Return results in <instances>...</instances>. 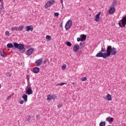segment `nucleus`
Segmentation results:
<instances>
[{
	"label": "nucleus",
	"mask_w": 126,
	"mask_h": 126,
	"mask_svg": "<svg viewBox=\"0 0 126 126\" xmlns=\"http://www.w3.org/2000/svg\"><path fill=\"white\" fill-rule=\"evenodd\" d=\"M62 107V103H60L58 105V108H61Z\"/></svg>",
	"instance_id": "36"
},
{
	"label": "nucleus",
	"mask_w": 126,
	"mask_h": 126,
	"mask_svg": "<svg viewBox=\"0 0 126 126\" xmlns=\"http://www.w3.org/2000/svg\"><path fill=\"white\" fill-rule=\"evenodd\" d=\"M80 48H81V49H82V46H80Z\"/></svg>",
	"instance_id": "52"
},
{
	"label": "nucleus",
	"mask_w": 126,
	"mask_h": 126,
	"mask_svg": "<svg viewBox=\"0 0 126 126\" xmlns=\"http://www.w3.org/2000/svg\"><path fill=\"white\" fill-rule=\"evenodd\" d=\"M0 54L1 57H6L7 55L3 51V50H1Z\"/></svg>",
	"instance_id": "21"
},
{
	"label": "nucleus",
	"mask_w": 126,
	"mask_h": 126,
	"mask_svg": "<svg viewBox=\"0 0 126 126\" xmlns=\"http://www.w3.org/2000/svg\"><path fill=\"white\" fill-rule=\"evenodd\" d=\"M80 45H82V43L80 42Z\"/></svg>",
	"instance_id": "49"
},
{
	"label": "nucleus",
	"mask_w": 126,
	"mask_h": 126,
	"mask_svg": "<svg viewBox=\"0 0 126 126\" xmlns=\"http://www.w3.org/2000/svg\"><path fill=\"white\" fill-rule=\"evenodd\" d=\"M119 25L120 27L122 28V27H125L126 25V16L123 17L122 20L119 22Z\"/></svg>",
	"instance_id": "4"
},
{
	"label": "nucleus",
	"mask_w": 126,
	"mask_h": 126,
	"mask_svg": "<svg viewBox=\"0 0 126 126\" xmlns=\"http://www.w3.org/2000/svg\"><path fill=\"white\" fill-rule=\"evenodd\" d=\"M95 57L96 58H103V59H107V58H108V54L106 53H103L102 52H100L99 53H98Z\"/></svg>",
	"instance_id": "3"
},
{
	"label": "nucleus",
	"mask_w": 126,
	"mask_h": 126,
	"mask_svg": "<svg viewBox=\"0 0 126 126\" xmlns=\"http://www.w3.org/2000/svg\"><path fill=\"white\" fill-rule=\"evenodd\" d=\"M110 122H114V118H110Z\"/></svg>",
	"instance_id": "37"
},
{
	"label": "nucleus",
	"mask_w": 126,
	"mask_h": 126,
	"mask_svg": "<svg viewBox=\"0 0 126 126\" xmlns=\"http://www.w3.org/2000/svg\"><path fill=\"white\" fill-rule=\"evenodd\" d=\"M101 52H103V53H105V51H104V50H103V47L101 48Z\"/></svg>",
	"instance_id": "43"
},
{
	"label": "nucleus",
	"mask_w": 126,
	"mask_h": 126,
	"mask_svg": "<svg viewBox=\"0 0 126 126\" xmlns=\"http://www.w3.org/2000/svg\"><path fill=\"white\" fill-rule=\"evenodd\" d=\"M7 76H9V77H10V76H11V73H10L9 72L7 73Z\"/></svg>",
	"instance_id": "34"
},
{
	"label": "nucleus",
	"mask_w": 126,
	"mask_h": 126,
	"mask_svg": "<svg viewBox=\"0 0 126 126\" xmlns=\"http://www.w3.org/2000/svg\"><path fill=\"white\" fill-rule=\"evenodd\" d=\"M46 62H48V59H45V60H44V61L43 62L44 64H45L46 63Z\"/></svg>",
	"instance_id": "35"
},
{
	"label": "nucleus",
	"mask_w": 126,
	"mask_h": 126,
	"mask_svg": "<svg viewBox=\"0 0 126 126\" xmlns=\"http://www.w3.org/2000/svg\"><path fill=\"white\" fill-rule=\"evenodd\" d=\"M22 98L23 99H24V101L25 102H27V100H28V95H27V94H24L22 96Z\"/></svg>",
	"instance_id": "17"
},
{
	"label": "nucleus",
	"mask_w": 126,
	"mask_h": 126,
	"mask_svg": "<svg viewBox=\"0 0 126 126\" xmlns=\"http://www.w3.org/2000/svg\"><path fill=\"white\" fill-rule=\"evenodd\" d=\"M23 28H24L23 26H21L19 27H17V31H22Z\"/></svg>",
	"instance_id": "22"
},
{
	"label": "nucleus",
	"mask_w": 126,
	"mask_h": 126,
	"mask_svg": "<svg viewBox=\"0 0 126 126\" xmlns=\"http://www.w3.org/2000/svg\"><path fill=\"white\" fill-rule=\"evenodd\" d=\"M56 98H57V97L51 95L50 94H48L47 95V99L49 101H51V100H55L56 99Z\"/></svg>",
	"instance_id": "12"
},
{
	"label": "nucleus",
	"mask_w": 126,
	"mask_h": 126,
	"mask_svg": "<svg viewBox=\"0 0 126 126\" xmlns=\"http://www.w3.org/2000/svg\"><path fill=\"white\" fill-rule=\"evenodd\" d=\"M36 119L37 120H39V119H40V115H36Z\"/></svg>",
	"instance_id": "39"
},
{
	"label": "nucleus",
	"mask_w": 126,
	"mask_h": 126,
	"mask_svg": "<svg viewBox=\"0 0 126 126\" xmlns=\"http://www.w3.org/2000/svg\"><path fill=\"white\" fill-rule=\"evenodd\" d=\"M58 85H60V84H57L56 85L57 86H58Z\"/></svg>",
	"instance_id": "50"
},
{
	"label": "nucleus",
	"mask_w": 126,
	"mask_h": 126,
	"mask_svg": "<svg viewBox=\"0 0 126 126\" xmlns=\"http://www.w3.org/2000/svg\"><path fill=\"white\" fill-rule=\"evenodd\" d=\"M46 39L47 40V41H50V40L52 39V37L50 35H46Z\"/></svg>",
	"instance_id": "26"
},
{
	"label": "nucleus",
	"mask_w": 126,
	"mask_h": 126,
	"mask_svg": "<svg viewBox=\"0 0 126 126\" xmlns=\"http://www.w3.org/2000/svg\"><path fill=\"white\" fill-rule=\"evenodd\" d=\"M33 71L34 73H38V72H39V71H40V68H39L38 67H35L33 68Z\"/></svg>",
	"instance_id": "16"
},
{
	"label": "nucleus",
	"mask_w": 126,
	"mask_h": 126,
	"mask_svg": "<svg viewBox=\"0 0 126 126\" xmlns=\"http://www.w3.org/2000/svg\"><path fill=\"white\" fill-rule=\"evenodd\" d=\"M33 26H29L26 27V30L27 31H31L32 32V31H33Z\"/></svg>",
	"instance_id": "13"
},
{
	"label": "nucleus",
	"mask_w": 126,
	"mask_h": 126,
	"mask_svg": "<svg viewBox=\"0 0 126 126\" xmlns=\"http://www.w3.org/2000/svg\"><path fill=\"white\" fill-rule=\"evenodd\" d=\"M14 48L19 50L20 53H25V48H24V45L22 44H18V43L15 42L13 44Z\"/></svg>",
	"instance_id": "2"
},
{
	"label": "nucleus",
	"mask_w": 126,
	"mask_h": 126,
	"mask_svg": "<svg viewBox=\"0 0 126 126\" xmlns=\"http://www.w3.org/2000/svg\"><path fill=\"white\" fill-rule=\"evenodd\" d=\"M79 46L78 45H75L73 48V50L74 52H77L79 50Z\"/></svg>",
	"instance_id": "14"
},
{
	"label": "nucleus",
	"mask_w": 126,
	"mask_h": 126,
	"mask_svg": "<svg viewBox=\"0 0 126 126\" xmlns=\"http://www.w3.org/2000/svg\"><path fill=\"white\" fill-rule=\"evenodd\" d=\"M106 53L108 57L111 55V56H116L117 55V49L115 47L112 48V46L111 45L108 46L106 48Z\"/></svg>",
	"instance_id": "1"
},
{
	"label": "nucleus",
	"mask_w": 126,
	"mask_h": 126,
	"mask_svg": "<svg viewBox=\"0 0 126 126\" xmlns=\"http://www.w3.org/2000/svg\"><path fill=\"white\" fill-rule=\"evenodd\" d=\"M80 37H81L82 41H85V40H86V35L85 34H81Z\"/></svg>",
	"instance_id": "19"
},
{
	"label": "nucleus",
	"mask_w": 126,
	"mask_h": 126,
	"mask_svg": "<svg viewBox=\"0 0 126 126\" xmlns=\"http://www.w3.org/2000/svg\"><path fill=\"white\" fill-rule=\"evenodd\" d=\"M13 47H14V45L13 46L12 43H8L7 44V48L11 49V48H13Z\"/></svg>",
	"instance_id": "20"
},
{
	"label": "nucleus",
	"mask_w": 126,
	"mask_h": 126,
	"mask_svg": "<svg viewBox=\"0 0 126 126\" xmlns=\"http://www.w3.org/2000/svg\"><path fill=\"white\" fill-rule=\"evenodd\" d=\"M77 40L78 42H80V41H81V42H82V39H81V37H80V38L78 37L77 38Z\"/></svg>",
	"instance_id": "32"
},
{
	"label": "nucleus",
	"mask_w": 126,
	"mask_h": 126,
	"mask_svg": "<svg viewBox=\"0 0 126 126\" xmlns=\"http://www.w3.org/2000/svg\"><path fill=\"white\" fill-rule=\"evenodd\" d=\"M12 31H17V27H14L11 28Z\"/></svg>",
	"instance_id": "28"
},
{
	"label": "nucleus",
	"mask_w": 126,
	"mask_h": 126,
	"mask_svg": "<svg viewBox=\"0 0 126 126\" xmlns=\"http://www.w3.org/2000/svg\"><path fill=\"white\" fill-rule=\"evenodd\" d=\"M19 103H20V104H21V105H22V104H24V100H20Z\"/></svg>",
	"instance_id": "33"
},
{
	"label": "nucleus",
	"mask_w": 126,
	"mask_h": 126,
	"mask_svg": "<svg viewBox=\"0 0 126 126\" xmlns=\"http://www.w3.org/2000/svg\"><path fill=\"white\" fill-rule=\"evenodd\" d=\"M104 99H106L107 101H112V96L110 94H108L106 98H104Z\"/></svg>",
	"instance_id": "15"
},
{
	"label": "nucleus",
	"mask_w": 126,
	"mask_h": 126,
	"mask_svg": "<svg viewBox=\"0 0 126 126\" xmlns=\"http://www.w3.org/2000/svg\"><path fill=\"white\" fill-rule=\"evenodd\" d=\"M54 3H55L54 0H50L45 4L44 7L46 9L49 8V7H50V6L52 5V4H54Z\"/></svg>",
	"instance_id": "6"
},
{
	"label": "nucleus",
	"mask_w": 126,
	"mask_h": 126,
	"mask_svg": "<svg viewBox=\"0 0 126 126\" xmlns=\"http://www.w3.org/2000/svg\"><path fill=\"white\" fill-rule=\"evenodd\" d=\"M115 11H116V9L115 8V7H112L109 9L108 11V13H109V14H113V13H115Z\"/></svg>",
	"instance_id": "11"
},
{
	"label": "nucleus",
	"mask_w": 126,
	"mask_h": 126,
	"mask_svg": "<svg viewBox=\"0 0 126 126\" xmlns=\"http://www.w3.org/2000/svg\"><path fill=\"white\" fill-rule=\"evenodd\" d=\"M86 79H87V78H86V77H84L81 80V81H85Z\"/></svg>",
	"instance_id": "31"
},
{
	"label": "nucleus",
	"mask_w": 126,
	"mask_h": 126,
	"mask_svg": "<svg viewBox=\"0 0 126 126\" xmlns=\"http://www.w3.org/2000/svg\"><path fill=\"white\" fill-rule=\"evenodd\" d=\"M65 44L68 46V47H70L71 46V43L69 41H67L65 42Z\"/></svg>",
	"instance_id": "25"
},
{
	"label": "nucleus",
	"mask_w": 126,
	"mask_h": 126,
	"mask_svg": "<svg viewBox=\"0 0 126 126\" xmlns=\"http://www.w3.org/2000/svg\"><path fill=\"white\" fill-rule=\"evenodd\" d=\"M71 25H72V22L71 21V20H69L66 22L65 25V30H69L70 27H71Z\"/></svg>",
	"instance_id": "7"
},
{
	"label": "nucleus",
	"mask_w": 126,
	"mask_h": 126,
	"mask_svg": "<svg viewBox=\"0 0 126 126\" xmlns=\"http://www.w3.org/2000/svg\"><path fill=\"white\" fill-rule=\"evenodd\" d=\"M106 121H107V122H110V117H107L106 119Z\"/></svg>",
	"instance_id": "40"
},
{
	"label": "nucleus",
	"mask_w": 126,
	"mask_h": 126,
	"mask_svg": "<svg viewBox=\"0 0 126 126\" xmlns=\"http://www.w3.org/2000/svg\"><path fill=\"white\" fill-rule=\"evenodd\" d=\"M60 26H61V27H63V22L61 24Z\"/></svg>",
	"instance_id": "46"
},
{
	"label": "nucleus",
	"mask_w": 126,
	"mask_h": 126,
	"mask_svg": "<svg viewBox=\"0 0 126 126\" xmlns=\"http://www.w3.org/2000/svg\"><path fill=\"white\" fill-rule=\"evenodd\" d=\"M31 120V116H28L26 118V122H29Z\"/></svg>",
	"instance_id": "23"
},
{
	"label": "nucleus",
	"mask_w": 126,
	"mask_h": 126,
	"mask_svg": "<svg viewBox=\"0 0 126 126\" xmlns=\"http://www.w3.org/2000/svg\"><path fill=\"white\" fill-rule=\"evenodd\" d=\"M106 126V122H101L99 123V126Z\"/></svg>",
	"instance_id": "24"
},
{
	"label": "nucleus",
	"mask_w": 126,
	"mask_h": 126,
	"mask_svg": "<svg viewBox=\"0 0 126 126\" xmlns=\"http://www.w3.org/2000/svg\"><path fill=\"white\" fill-rule=\"evenodd\" d=\"M2 8H3V5L0 4V14L1 13V11H2Z\"/></svg>",
	"instance_id": "27"
},
{
	"label": "nucleus",
	"mask_w": 126,
	"mask_h": 126,
	"mask_svg": "<svg viewBox=\"0 0 126 126\" xmlns=\"http://www.w3.org/2000/svg\"><path fill=\"white\" fill-rule=\"evenodd\" d=\"M61 2L62 5H63V0H61Z\"/></svg>",
	"instance_id": "45"
},
{
	"label": "nucleus",
	"mask_w": 126,
	"mask_h": 126,
	"mask_svg": "<svg viewBox=\"0 0 126 126\" xmlns=\"http://www.w3.org/2000/svg\"><path fill=\"white\" fill-rule=\"evenodd\" d=\"M27 79L28 81V80H29V76H28V75L27 76Z\"/></svg>",
	"instance_id": "44"
},
{
	"label": "nucleus",
	"mask_w": 126,
	"mask_h": 126,
	"mask_svg": "<svg viewBox=\"0 0 126 126\" xmlns=\"http://www.w3.org/2000/svg\"><path fill=\"white\" fill-rule=\"evenodd\" d=\"M0 1L1 2V1H2V0H0Z\"/></svg>",
	"instance_id": "51"
},
{
	"label": "nucleus",
	"mask_w": 126,
	"mask_h": 126,
	"mask_svg": "<svg viewBox=\"0 0 126 126\" xmlns=\"http://www.w3.org/2000/svg\"><path fill=\"white\" fill-rule=\"evenodd\" d=\"M66 68V65L65 64H63V65H62V69L63 70L64 69H65V68Z\"/></svg>",
	"instance_id": "29"
},
{
	"label": "nucleus",
	"mask_w": 126,
	"mask_h": 126,
	"mask_svg": "<svg viewBox=\"0 0 126 126\" xmlns=\"http://www.w3.org/2000/svg\"><path fill=\"white\" fill-rule=\"evenodd\" d=\"M7 51L8 52L9 51H10V49H7Z\"/></svg>",
	"instance_id": "47"
},
{
	"label": "nucleus",
	"mask_w": 126,
	"mask_h": 126,
	"mask_svg": "<svg viewBox=\"0 0 126 126\" xmlns=\"http://www.w3.org/2000/svg\"><path fill=\"white\" fill-rule=\"evenodd\" d=\"M33 51H34V48H31L27 50V55L28 57L31 56L33 54Z\"/></svg>",
	"instance_id": "8"
},
{
	"label": "nucleus",
	"mask_w": 126,
	"mask_h": 126,
	"mask_svg": "<svg viewBox=\"0 0 126 126\" xmlns=\"http://www.w3.org/2000/svg\"><path fill=\"white\" fill-rule=\"evenodd\" d=\"M117 4V0H114L111 4V7H115Z\"/></svg>",
	"instance_id": "18"
},
{
	"label": "nucleus",
	"mask_w": 126,
	"mask_h": 126,
	"mask_svg": "<svg viewBox=\"0 0 126 126\" xmlns=\"http://www.w3.org/2000/svg\"><path fill=\"white\" fill-rule=\"evenodd\" d=\"M5 35L6 36H9V32H8V31H6V32H5Z\"/></svg>",
	"instance_id": "30"
},
{
	"label": "nucleus",
	"mask_w": 126,
	"mask_h": 126,
	"mask_svg": "<svg viewBox=\"0 0 126 126\" xmlns=\"http://www.w3.org/2000/svg\"><path fill=\"white\" fill-rule=\"evenodd\" d=\"M26 94H28V95H31V94H33V91L32 90L31 86L29 85L27 87V91L26 92Z\"/></svg>",
	"instance_id": "5"
},
{
	"label": "nucleus",
	"mask_w": 126,
	"mask_h": 126,
	"mask_svg": "<svg viewBox=\"0 0 126 126\" xmlns=\"http://www.w3.org/2000/svg\"><path fill=\"white\" fill-rule=\"evenodd\" d=\"M100 15H101V12H99L95 15V18H94V20L96 21V22H99V20H100Z\"/></svg>",
	"instance_id": "9"
},
{
	"label": "nucleus",
	"mask_w": 126,
	"mask_h": 126,
	"mask_svg": "<svg viewBox=\"0 0 126 126\" xmlns=\"http://www.w3.org/2000/svg\"><path fill=\"white\" fill-rule=\"evenodd\" d=\"M64 84H65V83H61L60 84V86H63V85H64Z\"/></svg>",
	"instance_id": "38"
},
{
	"label": "nucleus",
	"mask_w": 126,
	"mask_h": 126,
	"mask_svg": "<svg viewBox=\"0 0 126 126\" xmlns=\"http://www.w3.org/2000/svg\"><path fill=\"white\" fill-rule=\"evenodd\" d=\"M10 99H11V95L8 96L7 100H10Z\"/></svg>",
	"instance_id": "41"
},
{
	"label": "nucleus",
	"mask_w": 126,
	"mask_h": 126,
	"mask_svg": "<svg viewBox=\"0 0 126 126\" xmlns=\"http://www.w3.org/2000/svg\"><path fill=\"white\" fill-rule=\"evenodd\" d=\"M54 15L56 17L58 16L59 15V13H55Z\"/></svg>",
	"instance_id": "42"
},
{
	"label": "nucleus",
	"mask_w": 126,
	"mask_h": 126,
	"mask_svg": "<svg viewBox=\"0 0 126 126\" xmlns=\"http://www.w3.org/2000/svg\"><path fill=\"white\" fill-rule=\"evenodd\" d=\"M1 88V85L0 84V89Z\"/></svg>",
	"instance_id": "48"
},
{
	"label": "nucleus",
	"mask_w": 126,
	"mask_h": 126,
	"mask_svg": "<svg viewBox=\"0 0 126 126\" xmlns=\"http://www.w3.org/2000/svg\"><path fill=\"white\" fill-rule=\"evenodd\" d=\"M43 63V61H42V59H40L35 61L36 66H40L41 64H42V63Z\"/></svg>",
	"instance_id": "10"
}]
</instances>
